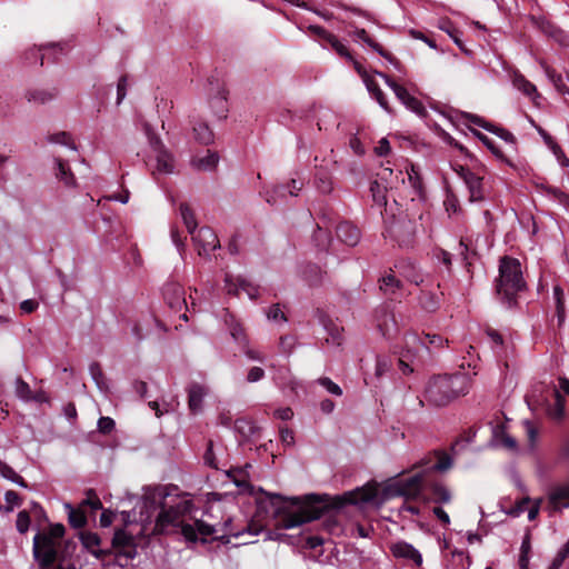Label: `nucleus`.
I'll list each match as a JSON object with an SVG mask.
<instances>
[{"label": "nucleus", "instance_id": "nucleus-1", "mask_svg": "<svg viewBox=\"0 0 569 569\" xmlns=\"http://www.w3.org/2000/svg\"><path fill=\"white\" fill-rule=\"evenodd\" d=\"M377 498V485L368 483L337 497L335 505L329 502L330 497L328 495L310 493L305 497L291 498L281 495H269L267 500L258 501V509L271 513L277 519L278 528L291 529L317 520L333 508L375 502Z\"/></svg>", "mask_w": 569, "mask_h": 569}, {"label": "nucleus", "instance_id": "nucleus-2", "mask_svg": "<svg viewBox=\"0 0 569 569\" xmlns=\"http://www.w3.org/2000/svg\"><path fill=\"white\" fill-rule=\"evenodd\" d=\"M169 493L164 487L154 488L147 487L141 501L138 503L139 518H136V509H133V520L140 522H151L157 510L160 509L156 517V533H169L171 530L180 529L181 535L188 542L196 543L207 542L206 537L216 533L214 526L208 525L202 520H196L188 523L183 520L184 516L191 513L193 503L190 500H177L173 505H169L166 499Z\"/></svg>", "mask_w": 569, "mask_h": 569}, {"label": "nucleus", "instance_id": "nucleus-3", "mask_svg": "<svg viewBox=\"0 0 569 569\" xmlns=\"http://www.w3.org/2000/svg\"><path fill=\"white\" fill-rule=\"evenodd\" d=\"M79 539L83 548L93 557L101 560L106 569H112L116 566L124 568L129 566L130 561L138 555L134 537L124 529L116 530L111 541V549L98 548L101 543V539L96 532H80Z\"/></svg>", "mask_w": 569, "mask_h": 569}, {"label": "nucleus", "instance_id": "nucleus-4", "mask_svg": "<svg viewBox=\"0 0 569 569\" xmlns=\"http://www.w3.org/2000/svg\"><path fill=\"white\" fill-rule=\"evenodd\" d=\"M425 491L430 492L433 502L448 503L451 500V493L446 486L431 479L430 475L417 472L386 486L382 490V500L393 497L425 498Z\"/></svg>", "mask_w": 569, "mask_h": 569}, {"label": "nucleus", "instance_id": "nucleus-5", "mask_svg": "<svg viewBox=\"0 0 569 569\" xmlns=\"http://www.w3.org/2000/svg\"><path fill=\"white\" fill-rule=\"evenodd\" d=\"M77 548L72 539L57 546L50 537H41L39 532L33 538V556L39 569H80L73 561Z\"/></svg>", "mask_w": 569, "mask_h": 569}, {"label": "nucleus", "instance_id": "nucleus-6", "mask_svg": "<svg viewBox=\"0 0 569 569\" xmlns=\"http://www.w3.org/2000/svg\"><path fill=\"white\" fill-rule=\"evenodd\" d=\"M471 385L467 373L442 375L431 378L425 390V400L433 407H445L469 392Z\"/></svg>", "mask_w": 569, "mask_h": 569}, {"label": "nucleus", "instance_id": "nucleus-7", "mask_svg": "<svg viewBox=\"0 0 569 569\" xmlns=\"http://www.w3.org/2000/svg\"><path fill=\"white\" fill-rule=\"evenodd\" d=\"M526 289L521 264L518 259L505 256L500 259L496 292L507 308L518 305V293Z\"/></svg>", "mask_w": 569, "mask_h": 569}, {"label": "nucleus", "instance_id": "nucleus-8", "mask_svg": "<svg viewBox=\"0 0 569 569\" xmlns=\"http://www.w3.org/2000/svg\"><path fill=\"white\" fill-rule=\"evenodd\" d=\"M452 170L462 179L468 191L471 202L485 200L483 177L479 172L470 170L468 167L455 163L451 164Z\"/></svg>", "mask_w": 569, "mask_h": 569}, {"label": "nucleus", "instance_id": "nucleus-9", "mask_svg": "<svg viewBox=\"0 0 569 569\" xmlns=\"http://www.w3.org/2000/svg\"><path fill=\"white\" fill-rule=\"evenodd\" d=\"M191 237L199 256L209 257L212 251L220 248L217 234L209 227L200 228Z\"/></svg>", "mask_w": 569, "mask_h": 569}, {"label": "nucleus", "instance_id": "nucleus-10", "mask_svg": "<svg viewBox=\"0 0 569 569\" xmlns=\"http://www.w3.org/2000/svg\"><path fill=\"white\" fill-rule=\"evenodd\" d=\"M375 319L378 330L385 338L390 339L397 333V321L395 319V315L388 309V307L381 306L377 308L375 311Z\"/></svg>", "mask_w": 569, "mask_h": 569}, {"label": "nucleus", "instance_id": "nucleus-11", "mask_svg": "<svg viewBox=\"0 0 569 569\" xmlns=\"http://www.w3.org/2000/svg\"><path fill=\"white\" fill-rule=\"evenodd\" d=\"M536 27L548 38L563 47H569V33L546 18H533Z\"/></svg>", "mask_w": 569, "mask_h": 569}, {"label": "nucleus", "instance_id": "nucleus-12", "mask_svg": "<svg viewBox=\"0 0 569 569\" xmlns=\"http://www.w3.org/2000/svg\"><path fill=\"white\" fill-rule=\"evenodd\" d=\"M390 551L395 558L411 561L415 566L422 565V555L411 543L400 540L390 546Z\"/></svg>", "mask_w": 569, "mask_h": 569}, {"label": "nucleus", "instance_id": "nucleus-13", "mask_svg": "<svg viewBox=\"0 0 569 569\" xmlns=\"http://www.w3.org/2000/svg\"><path fill=\"white\" fill-rule=\"evenodd\" d=\"M163 298L167 305L173 310H181L184 306L187 309V301L184 298V290L181 284L177 282H168L162 289Z\"/></svg>", "mask_w": 569, "mask_h": 569}, {"label": "nucleus", "instance_id": "nucleus-14", "mask_svg": "<svg viewBox=\"0 0 569 569\" xmlns=\"http://www.w3.org/2000/svg\"><path fill=\"white\" fill-rule=\"evenodd\" d=\"M388 232L400 247H408L412 242L413 226L410 221H396L389 227Z\"/></svg>", "mask_w": 569, "mask_h": 569}, {"label": "nucleus", "instance_id": "nucleus-15", "mask_svg": "<svg viewBox=\"0 0 569 569\" xmlns=\"http://www.w3.org/2000/svg\"><path fill=\"white\" fill-rule=\"evenodd\" d=\"M337 238L349 247H355L361 239L360 229L350 221H341L336 227Z\"/></svg>", "mask_w": 569, "mask_h": 569}, {"label": "nucleus", "instance_id": "nucleus-16", "mask_svg": "<svg viewBox=\"0 0 569 569\" xmlns=\"http://www.w3.org/2000/svg\"><path fill=\"white\" fill-rule=\"evenodd\" d=\"M188 407L192 413H199L202 410L203 398L207 395V388L198 382H191L187 387Z\"/></svg>", "mask_w": 569, "mask_h": 569}, {"label": "nucleus", "instance_id": "nucleus-17", "mask_svg": "<svg viewBox=\"0 0 569 569\" xmlns=\"http://www.w3.org/2000/svg\"><path fill=\"white\" fill-rule=\"evenodd\" d=\"M451 466L452 458L445 452H440L438 453V460L436 462H432L430 458L421 460L418 466L421 470L417 473L430 475L432 471L443 472L450 469Z\"/></svg>", "mask_w": 569, "mask_h": 569}, {"label": "nucleus", "instance_id": "nucleus-18", "mask_svg": "<svg viewBox=\"0 0 569 569\" xmlns=\"http://www.w3.org/2000/svg\"><path fill=\"white\" fill-rule=\"evenodd\" d=\"M224 322L233 341L238 345L239 348L246 346V343L249 342V338L244 331L243 326L232 313L228 312L226 315Z\"/></svg>", "mask_w": 569, "mask_h": 569}, {"label": "nucleus", "instance_id": "nucleus-19", "mask_svg": "<svg viewBox=\"0 0 569 569\" xmlns=\"http://www.w3.org/2000/svg\"><path fill=\"white\" fill-rule=\"evenodd\" d=\"M58 96V91L54 88L51 89H41L34 88L26 91V99L29 103H33L37 106L47 104L54 100Z\"/></svg>", "mask_w": 569, "mask_h": 569}, {"label": "nucleus", "instance_id": "nucleus-20", "mask_svg": "<svg viewBox=\"0 0 569 569\" xmlns=\"http://www.w3.org/2000/svg\"><path fill=\"white\" fill-rule=\"evenodd\" d=\"M41 49H50L53 51V54L54 57L52 58V62H57L58 61V57H57V53H63V48L61 47L60 43H49V44H46L43 47H41L40 49H30L28 50L26 53H24V60L28 64H33V63H40V66L43 64V60H44V54H40L39 51Z\"/></svg>", "mask_w": 569, "mask_h": 569}, {"label": "nucleus", "instance_id": "nucleus-21", "mask_svg": "<svg viewBox=\"0 0 569 569\" xmlns=\"http://www.w3.org/2000/svg\"><path fill=\"white\" fill-rule=\"evenodd\" d=\"M549 502L555 509L569 508V482L552 488Z\"/></svg>", "mask_w": 569, "mask_h": 569}, {"label": "nucleus", "instance_id": "nucleus-22", "mask_svg": "<svg viewBox=\"0 0 569 569\" xmlns=\"http://www.w3.org/2000/svg\"><path fill=\"white\" fill-rule=\"evenodd\" d=\"M379 288L385 295L402 297V282L393 273H388L379 280Z\"/></svg>", "mask_w": 569, "mask_h": 569}, {"label": "nucleus", "instance_id": "nucleus-23", "mask_svg": "<svg viewBox=\"0 0 569 569\" xmlns=\"http://www.w3.org/2000/svg\"><path fill=\"white\" fill-rule=\"evenodd\" d=\"M287 184L280 183L273 186L271 189L264 191L263 197L267 203L270 206H278L287 202V198L290 197L287 191Z\"/></svg>", "mask_w": 569, "mask_h": 569}, {"label": "nucleus", "instance_id": "nucleus-24", "mask_svg": "<svg viewBox=\"0 0 569 569\" xmlns=\"http://www.w3.org/2000/svg\"><path fill=\"white\" fill-rule=\"evenodd\" d=\"M401 277L408 280L410 283L419 286L422 281V274L412 262L402 261L396 264Z\"/></svg>", "mask_w": 569, "mask_h": 569}, {"label": "nucleus", "instance_id": "nucleus-25", "mask_svg": "<svg viewBox=\"0 0 569 569\" xmlns=\"http://www.w3.org/2000/svg\"><path fill=\"white\" fill-rule=\"evenodd\" d=\"M512 84L517 90L521 91L525 96L529 97L533 101L536 98L540 97L536 86L531 83L529 80H527L525 76L519 72L513 73Z\"/></svg>", "mask_w": 569, "mask_h": 569}, {"label": "nucleus", "instance_id": "nucleus-26", "mask_svg": "<svg viewBox=\"0 0 569 569\" xmlns=\"http://www.w3.org/2000/svg\"><path fill=\"white\" fill-rule=\"evenodd\" d=\"M210 107L219 120L227 118L229 109L227 102V91L223 88L219 89L218 94L210 100Z\"/></svg>", "mask_w": 569, "mask_h": 569}, {"label": "nucleus", "instance_id": "nucleus-27", "mask_svg": "<svg viewBox=\"0 0 569 569\" xmlns=\"http://www.w3.org/2000/svg\"><path fill=\"white\" fill-rule=\"evenodd\" d=\"M365 84L370 96L379 103V106L388 113H392L388 100L383 91L380 89L379 84L376 82V80L373 78L366 79Z\"/></svg>", "mask_w": 569, "mask_h": 569}, {"label": "nucleus", "instance_id": "nucleus-28", "mask_svg": "<svg viewBox=\"0 0 569 569\" xmlns=\"http://www.w3.org/2000/svg\"><path fill=\"white\" fill-rule=\"evenodd\" d=\"M375 74L383 79L386 84L393 91L395 96L402 104L407 102L408 99L411 97L409 91L403 86L397 83L387 73L376 70Z\"/></svg>", "mask_w": 569, "mask_h": 569}, {"label": "nucleus", "instance_id": "nucleus-29", "mask_svg": "<svg viewBox=\"0 0 569 569\" xmlns=\"http://www.w3.org/2000/svg\"><path fill=\"white\" fill-rule=\"evenodd\" d=\"M157 160V171L161 173H172L173 172V157L167 150V148L162 151L156 153Z\"/></svg>", "mask_w": 569, "mask_h": 569}, {"label": "nucleus", "instance_id": "nucleus-30", "mask_svg": "<svg viewBox=\"0 0 569 569\" xmlns=\"http://www.w3.org/2000/svg\"><path fill=\"white\" fill-rule=\"evenodd\" d=\"M57 172L56 176L59 178L66 187H74L76 186V178L73 173L71 172L68 162L57 159Z\"/></svg>", "mask_w": 569, "mask_h": 569}, {"label": "nucleus", "instance_id": "nucleus-31", "mask_svg": "<svg viewBox=\"0 0 569 569\" xmlns=\"http://www.w3.org/2000/svg\"><path fill=\"white\" fill-rule=\"evenodd\" d=\"M194 139L204 146L213 142L214 134L206 122H199L193 127Z\"/></svg>", "mask_w": 569, "mask_h": 569}, {"label": "nucleus", "instance_id": "nucleus-32", "mask_svg": "<svg viewBox=\"0 0 569 569\" xmlns=\"http://www.w3.org/2000/svg\"><path fill=\"white\" fill-rule=\"evenodd\" d=\"M0 475L4 479L18 485L21 488H28V483L24 481V479L18 475L11 466L2 460H0Z\"/></svg>", "mask_w": 569, "mask_h": 569}, {"label": "nucleus", "instance_id": "nucleus-33", "mask_svg": "<svg viewBox=\"0 0 569 569\" xmlns=\"http://www.w3.org/2000/svg\"><path fill=\"white\" fill-rule=\"evenodd\" d=\"M419 303L423 310L428 312H435L440 306V300L439 297L433 292L421 291L419 296Z\"/></svg>", "mask_w": 569, "mask_h": 569}, {"label": "nucleus", "instance_id": "nucleus-34", "mask_svg": "<svg viewBox=\"0 0 569 569\" xmlns=\"http://www.w3.org/2000/svg\"><path fill=\"white\" fill-rule=\"evenodd\" d=\"M302 276L310 286H318L323 277L320 267L313 263H309L303 268Z\"/></svg>", "mask_w": 569, "mask_h": 569}, {"label": "nucleus", "instance_id": "nucleus-35", "mask_svg": "<svg viewBox=\"0 0 569 569\" xmlns=\"http://www.w3.org/2000/svg\"><path fill=\"white\" fill-rule=\"evenodd\" d=\"M234 429L244 439L254 437L258 431V427L253 422L243 418L234 421Z\"/></svg>", "mask_w": 569, "mask_h": 569}, {"label": "nucleus", "instance_id": "nucleus-36", "mask_svg": "<svg viewBox=\"0 0 569 569\" xmlns=\"http://www.w3.org/2000/svg\"><path fill=\"white\" fill-rule=\"evenodd\" d=\"M218 161V154L216 152L208 151L206 157L193 159L192 164L200 170L210 171L216 168Z\"/></svg>", "mask_w": 569, "mask_h": 569}, {"label": "nucleus", "instance_id": "nucleus-37", "mask_svg": "<svg viewBox=\"0 0 569 569\" xmlns=\"http://www.w3.org/2000/svg\"><path fill=\"white\" fill-rule=\"evenodd\" d=\"M180 216L182 218V221L190 234H193L196 232L198 222L196 220L193 211L190 209V207L187 203L180 204Z\"/></svg>", "mask_w": 569, "mask_h": 569}, {"label": "nucleus", "instance_id": "nucleus-38", "mask_svg": "<svg viewBox=\"0 0 569 569\" xmlns=\"http://www.w3.org/2000/svg\"><path fill=\"white\" fill-rule=\"evenodd\" d=\"M64 507L68 510V521L71 527L80 529L87 523V517L81 510L74 509L70 503H66Z\"/></svg>", "mask_w": 569, "mask_h": 569}, {"label": "nucleus", "instance_id": "nucleus-39", "mask_svg": "<svg viewBox=\"0 0 569 569\" xmlns=\"http://www.w3.org/2000/svg\"><path fill=\"white\" fill-rule=\"evenodd\" d=\"M545 194L557 200L561 206H563L569 211V194L560 190L559 188L551 186H541Z\"/></svg>", "mask_w": 569, "mask_h": 569}, {"label": "nucleus", "instance_id": "nucleus-40", "mask_svg": "<svg viewBox=\"0 0 569 569\" xmlns=\"http://www.w3.org/2000/svg\"><path fill=\"white\" fill-rule=\"evenodd\" d=\"M89 373L100 390L108 389L106 377L99 362L94 361L90 363Z\"/></svg>", "mask_w": 569, "mask_h": 569}, {"label": "nucleus", "instance_id": "nucleus-41", "mask_svg": "<svg viewBox=\"0 0 569 569\" xmlns=\"http://www.w3.org/2000/svg\"><path fill=\"white\" fill-rule=\"evenodd\" d=\"M471 132L478 140H480L491 151V153L495 157H497L498 159H501V160L505 159V156H503L501 149L496 146V143L492 139H490L485 133H482L476 129H471Z\"/></svg>", "mask_w": 569, "mask_h": 569}, {"label": "nucleus", "instance_id": "nucleus-42", "mask_svg": "<svg viewBox=\"0 0 569 569\" xmlns=\"http://www.w3.org/2000/svg\"><path fill=\"white\" fill-rule=\"evenodd\" d=\"M386 191V187L379 183L378 181L371 182L370 192L372 196V200L379 208H382L383 206L387 204Z\"/></svg>", "mask_w": 569, "mask_h": 569}, {"label": "nucleus", "instance_id": "nucleus-43", "mask_svg": "<svg viewBox=\"0 0 569 569\" xmlns=\"http://www.w3.org/2000/svg\"><path fill=\"white\" fill-rule=\"evenodd\" d=\"M353 36L356 37V39L362 41L363 43H366L368 47H370L375 52H377L378 54H383L382 53V49L383 47L381 44H379L377 41H375L369 34L368 32L362 29V28H357L353 32Z\"/></svg>", "mask_w": 569, "mask_h": 569}, {"label": "nucleus", "instance_id": "nucleus-44", "mask_svg": "<svg viewBox=\"0 0 569 569\" xmlns=\"http://www.w3.org/2000/svg\"><path fill=\"white\" fill-rule=\"evenodd\" d=\"M408 180L415 194L422 198L425 194L422 179L413 166H411L410 171H408Z\"/></svg>", "mask_w": 569, "mask_h": 569}, {"label": "nucleus", "instance_id": "nucleus-45", "mask_svg": "<svg viewBox=\"0 0 569 569\" xmlns=\"http://www.w3.org/2000/svg\"><path fill=\"white\" fill-rule=\"evenodd\" d=\"M14 393L24 402L31 401V388L21 377H18L14 381Z\"/></svg>", "mask_w": 569, "mask_h": 569}, {"label": "nucleus", "instance_id": "nucleus-46", "mask_svg": "<svg viewBox=\"0 0 569 569\" xmlns=\"http://www.w3.org/2000/svg\"><path fill=\"white\" fill-rule=\"evenodd\" d=\"M144 133L148 138V142L150 148L154 153L162 151L166 149L164 144L162 143L161 139L158 137V134L152 130L151 126L149 123H144Z\"/></svg>", "mask_w": 569, "mask_h": 569}, {"label": "nucleus", "instance_id": "nucleus-47", "mask_svg": "<svg viewBox=\"0 0 569 569\" xmlns=\"http://www.w3.org/2000/svg\"><path fill=\"white\" fill-rule=\"evenodd\" d=\"M47 139L51 143L62 144V146H66V147L72 149V150H77V146L71 140L70 133H68L66 131H60V132L50 134V136H48Z\"/></svg>", "mask_w": 569, "mask_h": 569}, {"label": "nucleus", "instance_id": "nucleus-48", "mask_svg": "<svg viewBox=\"0 0 569 569\" xmlns=\"http://www.w3.org/2000/svg\"><path fill=\"white\" fill-rule=\"evenodd\" d=\"M340 57H343L348 60H353V57L347 49V47L332 33L328 40L326 41Z\"/></svg>", "mask_w": 569, "mask_h": 569}, {"label": "nucleus", "instance_id": "nucleus-49", "mask_svg": "<svg viewBox=\"0 0 569 569\" xmlns=\"http://www.w3.org/2000/svg\"><path fill=\"white\" fill-rule=\"evenodd\" d=\"M391 359L385 356H378L376 360V371L375 375L377 378L383 377L391 370Z\"/></svg>", "mask_w": 569, "mask_h": 569}, {"label": "nucleus", "instance_id": "nucleus-50", "mask_svg": "<svg viewBox=\"0 0 569 569\" xmlns=\"http://www.w3.org/2000/svg\"><path fill=\"white\" fill-rule=\"evenodd\" d=\"M4 501L6 506L3 507V510L6 512H11L14 509V507H19L22 503L21 497L19 496L18 492L13 490L6 491Z\"/></svg>", "mask_w": 569, "mask_h": 569}, {"label": "nucleus", "instance_id": "nucleus-51", "mask_svg": "<svg viewBox=\"0 0 569 569\" xmlns=\"http://www.w3.org/2000/svg\"><path fill=\"white\" fill-rule=\"evenodd\" d=\"M569 557V540L558 550L548 569H560L565 560Z\"/></svg>", "mask_w": 569, "mask_h": 569}, {"label": "nucleus", "instance_id": "nucleus-52", "mask_svg": "<svg viewBox=\"0 0 569 569\" xmlns=\"http://www.w3.org/2000/svg\"><path fill=\"white\" fill-rule=\"evenodd\" d=\"M403 106L412 111L413 113H416L417 116L419 117H426L428 114L425 106L422 104V102L420 100H418L416 97L411 96L407 102L403 103Z\"/></svg>", "mask_w": 569, "mask_h": 569}, {"label": "nucleus", "instance_id": "nucleus-53", "mask_svg": "<svg viewBox=\"0 0 569 569\" xmlns=\"http://www.w3.org/2000/svg\"><path fill=\"white\" fill-rule=\"evenodd\" d=\"M489 132L496 134L497 137H499L500 139H502L507 143H510V144H513V146L517 143V139L513 136V133L510 132L509 130L502 128V127H498V126L492 123L491 130H489Z\"/></svg>", "mask_w": 569, "mask_h": 569}, {"label": "nucleus", "instance_id": "nucleus-54", "mask_svg": "<svg viewBox=\"0 0 569 569\" xmlns=\"http://www.w3.org/2000/svg\"><path fill=\"white\" fill-rule=\"evenodd\" d=\"M452 558L455 559V561H457L456 567L458 569H469L471 565V559L468 553H466L462 550L456 549L452 551Z\"/></svg>", "mask_w": 569, "mask_h": 569}, {"label": "nucleus", "instance_id": "nucleus-55", "mask_svg": "<svg viewBox=\"0 0 569 569\" xmlns=\"http://www.w3.org/2000/svg\"><path fill=\"white\" fill-rule=\"evenodd\" d=\"M316 183H317V188L322 193H329L332 190V181H331L330 177L325 172H319L316 176Z\"/></svg>", "mask_w": 569, "mask_h": 569}, {"label": "nucleus", "instance_id": "nucleus-56", "mask_svg": "<svg viewBox=\"0 0 569 569\" xmlns=\"http://www.w3.org/2000/svg\"><path fill=\"white\" fill-rule=\"evenodd\" d=\"M116 428V422L111 417H100L97 422V429L102 435L111 433Z\"/></svg>", "mask_w": 569, "mask_h": 569}, {"label": "nucleus", "instance_id": "nucleus-57", "mask_svg": "<svg viewBox=\"0 0 569 569\" xmlns=\"http://www.w3.org/2000/svg\"><path fill=\"white\" fill-rule=\"evenodd\" d=\"M267 318L274 322H287V317L281 310L280 305H272L267 311Z\"/></svg>", "mask_w": 569, "mask_h": 569}, {"label": "nucleus", "instance_id": "nucleus-58", "mask_svg": "<svg viewBox=\"0 0 569 569\" xmlns=\"http://www.w3.org/2000/svg\"><path fill=\"white\" fill-rule=\"evenodd\" d=\"M318 383L333 396L340 397L342 395V389L328 377L319 378Z\"/></svg>", "mask_w": 569, "mask_h": 569}, {"label": "nucleus", "instance_id": "nucleus-59", "mask_svg": "<svg viewBox=\"0 0 569 569\" xmlns=\"http://www.w3.org/2000/svg\"><path fill=\"white\" fill-rule=\"evenodd\" d=\"M462 117L467 119L469 122L489 131L491 130L492 123L485 120L482 117L473 113L463 112Z\"/></svg>", "mask_w": 569, "mask_h": 569}, {"label": "nucleus", "instance_id": "nucleus-60", "mask_svg": "<svg viewBox=\"0 0 569 569\" xmlns=\"http://www.w3.org/2000/svg\"><path fill=\"white\" fill-rule=\"evenodd\" d=\"M443 338L439 335L427 333L425 336V340L421 341L422 346L428 350L430 348H442L443 347Z\"/></svg>", "mask_w": 569, "mask_h": 569}, {"label": "nucleus", "instance_id": "nucleus-61", "mask_svg": "<svg viewBox=\"0 0 569 569\" xmlns=\"http://www.w3.org/2000/svg\"><path fill=\"white\" fill-rule=\"evenodd\" d=\"M539 134L542 137L545 143L552 150V152L558 156L562 154L561 147L553 140V138L543 129H538Z\"/></svg>", "mask_w": 569, "mask_h": 569}, {"label": "nucleus", "instance_id": "nucleus-62", "mask_svg": "<svg viewBox=\"0 0 569 569\" xmlns=\"http://www.w3.org/2000/svg\"><path fill=\"white\" fill-rule=\"evenodd\" d=\"M30 526V516L26 510H22L18 513L16 520L17 530L20 533H26Z\"/></svg>", "mask_w": 569, "mask_h": 569}, {"label": "nucleus", "instance_id": "nucleus-63", "mask_svg": "<svg viewBox=\"0 0 569 569\" xmlns=\"http://www.w3.org/2000/svg\"><path fill=\"white\" fill-rule=\"evenodd\" d=\"M266 377V372L261 367H251L246 376V381L248 383H254L261 381Z\"/></svg>", "mask_w": 569, "mask_h": 569}, {"label": "nucleus", "instance_id": "nucleus-64", "mask_svg": "<svg viewBox=\"0 0 569 569\" xmlns=\"http://www.w3.org/2000/svg\"><path fill=\"white\" fill-rule=\"evenodd\" d=\"M443 204H445L446 211L450 214L457 213L459 210V200L456 197V194H453L452 192L447 193Z\"/></svg>", "mask_w": 569, "mask_h": 569}]
</instances>
